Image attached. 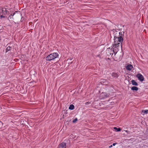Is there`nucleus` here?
<instances>
[{
  "label": "nucleus",
  "instance_id": "obj_1",
  "mask_svg": "<svg viewBox=\"0 0 148 148\" xmlns=\"http://www.w3.org/2000/svg\"><path fill=\"white\" fill-rule=\"evenodd\" d=\"M124 32H120L118 33V32H116V34H119V36L117 37L116 36H114V45H113L114 47H117L121 46V48L122 50V44L123 40V37L124 36Z\"/></svg>",
  "mask_w": 148,
  "mask_h": 148
},
{
  "label": "nucleus",
  "instance_id": "obj_2",
  "mask_svg": "<svg viewBox=\"0 0 148 148\" xmlns=\"http://www.w3.org/2000/svg\"><path fill=\"white\" fill-rule=\"evenodd\" d=\"M58 56L59 55L58 53H54L50 54L46 57V60L47 61H50L58 57Z\"/></svg>",
  "mask_w": 148,
  "mask_h": 148
},
{
  "label": "nucleus",
  "instance_id": "obj_3",
  "mask_svg": "<svg viewBox=\"0 0 148 148\" xmlns=\"http://www.w3.org/2000/svg\"><path fill=\"white\" fill-rule=\"evenodd\" d=\"M114 45V44H113L112 45V48L110 49V48H109L108 49H110V52H113L115 54H116L117 51H119V48H121V46H118L117 47H115V46L114 47L113 46V45Z\"/></svg>",
  "mask_w": 148,
  "mask_h": 148
},
{
  "label": "nucleus",
  "instance_id": "obj_4",
  "mask_svg": "<svg viewBox=\"0 0 148 148\" xmlns=\"http://www.w3.org/2000/svg\"><path fill=\"white\" fill-rule=\"evenodd\" d=\"M109 96V94L106 92H102L100 95V97L101 99H103L105 98L108 97Z\"/></svg>",
  "mask_w": 148,
  "mask_h": 148
},
{
  "label": "nucleus",
  "instance_id": "obj_5",
  "mask_svg": "<svg viewBox=\"0 0 148 148\" xmlns=\"http://www.w3.org/2000/svg\"><path fill=\"white\" fill-rule=\"evenodd\" d=\"M136 77L140 82H142L144 81V78L142 75H136Z\"/></svg>",
  "mask_w": 148,
  "mask_h": 148
},
{
  "label": "nucleus",
  "instance_id": "obj_6",
  "mask_svg": "<svg viewBox=\"0 0 148 148\" xmlns=\"http://www.w3.org/2000/svg\"><path fill=\"white\" fill-rule=\"evenodd\" d=\"M66 143L65 142L62 143L58 146V148H66Z\"/></svg>",
  "mask_w": 148,
  "mask_h": 148
},
{
  "label": "nucleus",
  "instance_id": "obj_7",
  "mask_svg": "<svg viewBox=\"0 0 148 148\" xmlns=\"http://www.w3.org/2000/svg\"><path fill=\"white\" fill-rule=\"evenodd\" d=\"M18 11H16L14 13H13V14H10L8 17V19L10 20H12L13 19V16L15 14L16 12H18Z\"/></svg>",
  "mask_w": 148,
  "mask_h": 148
},
{
  "label": "nucleus",
  "instance_id": "obj_8",
  "mask_svg": "<svg viewBox=\"0 0 148 148\" xmlns=\"http://www.w3.org/2000/svg\"><path fill=\"white\" fill-rule=\"evenodd\" d=\"M126 68L129 71H131L132 69L133 68V67L132 65L130 64L127 65L126 66Z\"/></svg>",
  "mask_w": 148,
  "mask_h": 148
},
{
  "label": "nucleus",
  "instance_id": "obj_9",
  "mask_svg": "<svg viewBox=\"0 0 148 148\" xmlns=\"http://www.w3.org/2000/svg\"><path fill=\"white\" fill-rule=\"evenodd\" d=\"M131 89L133 91H137L138 90V88L137 87L134 86L131 87Z\"/></svg>",
  "mask_w": 148,
  "mask_h": 148
},
{
  "label": "nucleus",
  "instance_id": "obj_10",
  "mask_svg": "<svg viewBox=\"0 0 148 148\" xmlns=\"http://www.w3.org/2000/svg\"><path fill=\"white\" fill-rule=\"evenodd\" d=\"M132 84L134 86H138V84L134 80H132L131 81Z\"/></svg>",
  "mask_w": 148,
  "mask_h": 148
},
{
  "label": "nucleus",
  "instance_id": "obj_11",
  "mask_svg": "<svg viewBox=\"0 0 148 148\" xmlns=\"http://www.w3.org/2000/svg\"><path fill=\"white\" fill-rule=\"evenodd\" d=\"M2 11H5V14L6 15L8 14H9V11L6 10V9L5 8H2Z\"/></svg>",
  "mask_w": 148,
  "mask_h": 148
},
{
  "label": "nucleus",
  "instance_id": "obj_12",
  "mask_svg": "<svg viewBox=\"0 0 148 148\" xmlns=\"http://www.w3.org/2000/svg\"><path fill=\"white\" fill-rule=\"evenodd\" d=\"M11 49V47L10 46H8L5 49V52L7 53L10 51Z\"/></svg>",
  "mask_w": 148,
  "mask_h": 148
},
{
  "label": "nucleus",
  "instance_id": "obj_13",
  "mask_svg": "<svg viewBox=\"0 0 148 148\" xmlns=\"http://www.w3.org/2000/svg\"><path fill=\"white\" fill-rule=\"evenodd\" d=\"M74 106L73 104H71L70 106L69 107V109L70 110H72L74 109Z\"/></svg>",
  "mask_w": 148,
  "mask_h": 148
},
{
  "label": "nucleus",
  "instance_id": "obj_14",
  "mask_svg": "<svg viewBox=\"0 0 148 148\" xmlns=\"http://www.w3.org/2000/svg\"><path fill=\"white\" fill-rule=\"evenodd\" d=\"M142 112L145 114H147L148 113V110H143L142 111Z\"/></svg>",
  "mask_w": 148,
  "mask_h": 148
},
{
  "label": "nucleus",
  "instance_id": "obj_15",
  "mask_svg": "<svg viewBox=\"0 0 148 148\" xmlns=\"http://www.w3.org/2000/svg\"><path fill=\"white\" fill-rule=\"evenodd\" d=\"M0 13L1 14L2 13V14H3V15H6V14H5V11H2V9L0 10Z\"/></svg>",
  "mask_w": 148,
  "mask_h": 148
},
{
  "label": "nucleus",
  "instance_id": "obj_16",
  "mask_svg": "<svg viewBox=\"0 0 148 148\" xmlns=\"http://www.w3.org/2000/svg\"><path fill=\"white\" fill-rule=\"evenodd\" d=\"M1 13H0V18L1 19L4 18L5 17V16L3 15V14H2V15H1Z\"/></svg>",
  "mask_w": 148,
  "mask_h": 148
},
{
  "label": "nucleus",
  "instance_id": "obj_17",
  "mask_svg": "<svg viewBox=\"0 0 148 148\" xmlns=\"http://www.w3.org/2000/svg\"><path fill=\"white\" fill-rule=\"evenodd\" d=\"M121 129L119 128H119H117V129L115 131L116 132H119L120 131H121Z\"/></svg>",
  "mask_w": 148,
  "mask_h": 148
},
{
  "label": "nucleus",
  "instance_id": "obj_18",
  "mask_svg": "<svg viewBox=\"0 0 148 148\" xmlns=\"http://www.w3.org/2000/svg\"><path fill=\"white\" fill-rule=\"evenodd\" d=\"M77 120V118H76L73 121V123H75L76 121Z\"/></svg>",
  "mask_w": 148,
  "mask_h": 148
},
{
  "label": "nucleus",
  "instance_id": "obj_19",
  "mask_svg": "<svg viewBox=\"0 0 148 148\" xmlns=\"http://www.w3.org/2000/svg\"><path fill=\"white\" fill-rule=\"evenodd\" d=\"M112 76H113L114 77H118V75H116V74H115V75H111Z\"/></svg>",
  "mask_w": 148,
  "mask_h": 148
},
{
  "label": "nucleus",
  "instance_id": "obj_20",
  "mask_svg": "<svg viewBox=\"0 0 148 148\" xmlns=\"http://www.w3.org/2000/svg\"><path fill=\"white\" fill-rule=\"evenodd\" d=\"M113 53L112 52V53H111V52L110 53H109V52H108V56H109V55H111L112 54H113Z\"/></svg>",
  "mask_w": 148,
  "mask_h": 148
},
{
  "label": "nucleus",
  "instance_id": "obj_21",
  "mask_svg": "<svg viewBox=\"0 0 148 148\" xmlns=\"http://www.w3.org/2000/svg\"><path fill=\"white\" fill-rule=\"evenodd\" d=\"M33 72L35 73V71L34 70H32V71L31 70L30 72V74H31V73H33Z\"/></svg>",
  "mask_w": 148,
  "mask_h": 148
},
{
  "label": "nucleus",
  "instance_id": "obj_22",
  "mask_svg": "<svg viewBox=\"0 0 148 148\" xmlns=\"http://www.w3.org/2000/svg\"><path fill=\"white\" fill-rule=\"evenodd\" d=\"M72 60V59H71V58H69V59H68L67 60V61L69 62V61L71 60Z\"/></svg>",
  "mask_w": 148,
  "mask_h": 148
},
{
  "label": "nucleus",
  "instance_id": "obj_23",
  "mask_svg": "<svg viewBox=\"0 0 148 148\" xmlns=\"http://www.w3.org/2000/svg\"><path fill=\"white\" fill-rule=\"evenodd\" d=\"M89 103H90V102H86L85 103V104L87 105Z\"/></svg>",
  "mask_w": 148,
  "mask_h": 148
},
{
  "label": "nucleus",
  "instance_id": "obj_24",
  "mask_svg": "<svg viewBox=\"0 0 148 148\" xmlns=\"http://www.w3.org/2000/svg\"><path fill=\"white\" fill-rule=\"evenodd\" d=\"M114 129L115 130H116L117 129V128L116 127H114Z\"/></svg>",
  "mask_w": 148,
  "mask_h": 148
},
{
  "label": "nucleus",
  "instance_id": "obj_25",
  "mask_svg": "<svg viewBox=\"0 0 148 148\" xmlns=\"http://www.w3.org/2000/svg\"><path fill=\"white\" fill-rule=\"evenodd\" d=\"M116 144V143H113V144L112 145H113V146H115V145Z\"/></svg>",
  "mask_w": 148,
  "mask_h": 148
},
{
  "label": "nucleus",
  "instance_id": "obj_26",
  "mask_svg": "<svg viewBox=\"0 0 148 148\" xmlns=\"http://www.w3.org/2000/svg\"><path fill=\"white\" fill-rule=\"evenodd\" d=\"M69 62V63H72V61H71V62H70V61H69V62Z\"/></svg>",
  "mask_w": 148,
  "mask_h": 148
},
{
  "label": "nucleus",
  "instance_id": "obj_27",
  "mask_svg": "<svg viewBox=\"0 0 148 148\" xmlns=\"http://www.w3.org/2000/svg\"><path fill=\"white\" fill-rule=\"evenodd\" d=\"M2 124V123L0 121V125H1Z\"/></svg>",
  "mask_w": 148,
  "mask_h": 148
},
{
  "label": "nucleus",
  "instance_id": "obj_28",
  "mask_svg": "<svg viewBox=\"0 0 148 148\" xmlns=\"http://www.w3.org/2000/svg\"><path fill=\"white\" fill-rule=\"evenodd\" d=\"M112 147V145H111L109 146V148H110Z\"/></svg>",
  "mask_w": 148,
  "mask_h": 148
},
{
  "label": "nucleus",
  "instance_id": "obj_29",
  "mask_svg": "<svg viewBox=\"0 0 148 148\" xmlns=\"http://www.w3.org/2000/svg\"><path fill=\"white\" fill-rule=\"evenodd\" d=\"M112 74H117L116 73H113Z\"/></svg>",
  "mask_w": 148,
  "mask_h": 148
},
{
  "label": "nucleus",
  "instance_id": "obj_30",
  "mask_svg": "<svg viewBox=\"0 0 148 148\" xmlns=\"http://www.w3.org/2000/svg\"><path fill=\"white\" fill-rule=\"evenodd\" d=\"M125 131L126 132H127V130H126V131H125Z\"/></svg>",
  "mask_w": 148,
  "mask_h": 148
}]
</instances>
